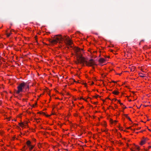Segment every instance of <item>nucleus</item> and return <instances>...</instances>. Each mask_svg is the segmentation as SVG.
I'll list each match as a JSON object with an SVG mask.
<instances>
[{"label": "nucleus", "mask_w": 151, "mask_h": 151, "mask_svg": "<svg viewBox=\"0 0 151 151\" xmlns=\"http://www.w3.org/2000/svg\"><path fill=\"white\" fill-rule=\"evenodd\" d=\"M127 146H128L129 145H128V144H127Z\"/></svg>", "instance_id": "35"}, {"label": "nucleus", "mask_w": 151, "mask_h": 151, "mask_svg": "<svg viewBox=\"0 0 151 151\" xmlns=\"http://www.w3.org/2000/svg\"><path fill=\"white\" fill-rule=\"evenodd\" d=\"M19 125L21 126L22 127L24 126H27V122L25 124H24L23 123H19Z\"/></svg>", "instance_id": "5"}, {"label": "nucleus", "mask_w": 151, "mask_h": 151, "mask_svg": "<svg viewBox=\"0 0 151 151\" xmlns=\"http://www.w3.org/2000/svg\"><path fill=\"white\" fill-rule=\"evenodd\" d=\"M99 96V95H96V96H95V97L96 98H97L98 96Z\"/></svg>", "instance_id": "15"}, {"label": "nucleus", "mask_w": 151, "mask_h": 151, "mask_svg": "<svg viewBox=\"0 0 151 151\" xmlns=\"http://www.w3.org/2000/svg\"><path fill=\"white\" fill-rule=\"evenodd\" d=\"M126 108H127V107L126 106H125L124 108V109H125Z\"/></svg>", "instance_id": "27"}, {"label": "nucleus", "mask_w": 151, "mask_h": 151, "mask_svg": "<svg viewBox=\"0 0 151 151\" xmlns=\"http://www.w3.org/2000/svg\"><path fill=\"white\" fill-rule=\"evenodd\" d=\"M94 41H96L94 39Z\"/></svg>", "instance_id": "42"}, {"label": "nucleus", "mask_w": 151, "mask_h": 151, "mask_svg": "<svg viewBox=\"0 0 151 151\" xmlns=\"http://www.w3.org/2000/svg\"><path fill=\"white\" fill-rule=\"evenodd\" d=\"M66 37V36L65 35L62 36L61 35H55L53 38H55V37H56V38H57L58 37H60V38H63L64 37Z\"/></svg>", "instance_id": "4"}, {"label": "nucleus", "mask_w": 151, "mask_h": 151, "mask_svg": "<svg viewBox=\"0 0 151 151\" xmlns=\"http://www.w3.org/2000/svg\"><path fill=\"white\" fill-rule=\"evenodd\" d=\"M31 142H30V141H28L27 142V146L29 147H30V146H31V145H30V144H31Z\"/></svg>", "instance_id": "7"}, {"label": "nucleus", "mask_w": 151, "mask_h": 151, "mask_svg": "<svg viewBox=\"0 0 151 151\" xmlns=\"http://www.w3.org/2000/svg\"><path fill=\"white\" fill-rule=\"evenodd\" d=\"M42 114H43L44 115H45V114L44 113L42 112Z\"/></svg>", "instance_id": "24"}, {"label": "nucleus", "mask_w": 151, "mask_h": 151, "mask_svg": "<svg viewBox=\"0 0 151 151\" xmlns=\"http://www.w3.org/2000/svg\"><path fill=\"white\" fill-rule=\"evenodd\" d=\"M63 38H48V40L52 44H55Z\"/></svg>", "instance_id": "3"}, {"label": "nucleus", "mask_w": 151, "mask_h": 151, "mask_svg": "<svg viewBox=\"0 0 151 151\" xmlns=\"http://www.w3.org/2000/svg\"><path fill=\"white\" fill-rule=\"evenodd\" d=\"M94 84V83L93 82H92V83L91 84Z\"/></svg>", "instance_id": "30"}, {"label": "nucleus", "mask_w": 151, "mask_h": 151, "mask_svg": "<svg viewBox=\"0 0 151 151\" xmlns=\"http://www.w3.org/2000/svg\"><path fill=\"white\" fill-rule=\"evenodd\" d=\"M26 83L24 82L20 84L17 87L18 90L16 91V93L17 94H19V93L22 92H23V89L26 86Z\"/></svg>", "instance_id": "2"}, {"label": "nucleus", "mask_w": 151, "mask_h": 151, "mask_svg": "<svg viewBox=\"0 0 151 151\" xmlns=\"http://www.w3.org/2000/svg\"><path fill=\"white\" fill-rule=\"evenodd\" d=\"M140 128H141V127H139V128H138L137 129V130H139V129H140Z\"/></svg>", "instance_id": "21"}, {"label": "nucleus", "mask_w": 151, "mask_h": 151, "mask_svg": "<svg viewBox=\"0 0 151 151\" xmlns=\"http://www.w3.org/2000/svg\"><path fill=\"white\" fill-rule=\"evenodd\" d=\"M145 142H146V139H144L143 140H142L141 141V142L140 143V145H144V144H145Z\"/></svg>", "instance_id": "6"}, {"label": "nucleus", "mask_w": 151, "mask_h": 151, "mask_svg": "<svg viewBox=\"0 0 151 151\" xmlns=\"http://www.w3.org/2000/svg\"><path fill=\"white\" fill-rule=\"evenodd\" d=\"M151 148V146H149L148 147V148H149V149H150V148Z\"/></svg>", "instance_id": "22"}, {"label": "nucleus", "mask_w": 151, "mask_h": 151, "mask_svg": "<svg viewBox=\"0 0 151 151\" xmlns=\"http://www.w3.org/2000/svg\"><path fill=\"white\" fill-rule=\"evenodd\" d=\"M121 127H120V129H121Z\"/></svg>", "instance_id": "47"}, {"label": "nucleus", "mask_w": 151, "mask_h": 151, "mask_svg": "<svg viewBox=\"0 0 151 151\" xmlns=\"http://www.w3.org/2000/svg\"><path fill=\"white\" fill-rule=\"evenodd\" d=\"M33 151H35V150H34Z\"/></svg>", "instance_id": "50"}, {"label": "nucleus", "mask_w": 151, "mask_h": 151, "mask_svg": "<svg viewBox=\"0 0 151 151\" xmlns=\"http://www.w3.org/2000/svg\"><path fill=\"white\" fill-rule=\"evenodd\" d=\"M30 147H29L30 150H32V149L33 148L34 146H32L31 145V146H30Z\"/></svg>", "instance_id": "11"}, {"label": "nucleus", "mask_w": 151, "mask_h": 151, "mask_svg": "<svg viewBox=\"0 0 151 151\" xmlns=\"http://www.w3.org/2000/svg\"><path fill=\"white\" fill-rule=\"evenodd\" d=\"M67 38H70V37H69V36H68V37H67Z\"/></svg>", "instance_id": "39"}, {"label": "nucleus", "mask_w": 151, "mask_h": 151, "mask_svg": "<svg viewBox=\"0 0 151 151\" xmlns=\"http://www.w3.org/2000/svg\"><path fill=\"white\" fill-rule=\"evenodd\" d=\"M135 125H138V124H134Z\"/></svg>", "instance_id": "33"}, {"label": "nucleus", "mask_w": 151, "mask_h": 151, "mask_svg": "<svg viewBox=\"0 0 151 151\" xmlns=\"http://www.w3.org/2000/svg\"><path fill=\"white\" fill-rule=\"evenodd\" d=\"M65 43L67 45L69 46L70 47L73 48L74 51L76 53V56L77 57V61L76 62V64H81L83 65H84L85 63L86 65L89 66H92L93 68L94 67H93V65H97L93 59H90L88 61L86 60L85 58L80 54L78 53L81 51V50H83L82 49H81L80 48L77 47H73L72 46L73 42L70 39V38H65L64 40Z\"/></svg>", "instance_id": "1"}, {"label": "nucleus", "mask_w": 151, "mask_h": 151, "mask_svg": "<svg viewBox=\"0 0 151 151\" xmlns=\"http://www.w3.org/2000/svg\"><path fill=\"white\" fill-rule=\"evenodd\" d=\"M72 80H73V81L74 82H76V81H75V79H73Z\"/></svg>", "instance_id": "17"}, {"label": "nucleus", "mask_w": 151, "mask_h": 151, "mask_svg": "<svg viewBox=\"0 0 151 151\" xmlns=\"http://www.w3.org/2000/svg\"><path fill=\"white\" fill-rule=\"evenodd\" d=\"M140 76H141V77H144V76H143L142 75H140Z\"/></svg>", "instance_id": "19"}, {"label": "nucleus", "mask_w": 151, "mask_h": 151, "mask_svg": "<svg viewBox=\"0 0 151 151\" xmlns=\"http://www.w3.org/2000/svg\"><path fill=\"white\" fill-rule=\"evenodd\" d=\"M124 115L128 119L129 121H131V120L130 119V118L128 116L127 114H124Z\"/></svg>", "instance_id": "10"}, {"label": "nucleus", "mask_w": 151, "mask_h": 151, "mask_svg": "<svg viewBox=\"0 0 151 151\" xmlns=\"http://www.w3.org/2000/svg\"><path fill=\"white\" fill-rule=\"evenodd\" d=\"M104 61H105V60L104 58H101L99 60V61L100 62L102 63H104Z\"/></svg>", "instance_id": "9"}, {"label": "nucleus", "mask_w": 151, "mask_h": 151, "mask_svg": "<svg viewBox=\"0 0 151 151\" xmlns=\"http://www.w3.org/2000/svg\"><path fill=\"white\" fill-rule=\"evenodd\" d=\"M136 148L138 150H139V147L138 146H136Z\"/></svg>", "instance_id": "13"}, {"label": "nucleus", "mask_w": 151, "mask_h": 151, "mask_svg": "<svg viewBox=\"0 0 151 151\" xmlns=\"http://www.w3.org/2000/svg\"><path fill=\"white\" fill-rule=\"evenodd\" d=\"M130 129V127H128L127 128V129Z\"/></svg>", "instance_id": "29"}, {"label": "nucleus", "mask_w": 151, "mask_h": 151, "mask_svg": "<svg viewBox=\"0 0 151 151\" xmlns=\"http://www.w3.org/2000/svg\"><path fill=\"white\" fill-rule=\"evenodd\" d=\"M145 139H146V141H147V140H148V139L147 138H145Z\"/></svg>", "instance_id": "28"}, {"label": "nucleus", "mask_w": 151, "mask_h": 151, "mask_svg": "<svg viewBox=\"0 0 151 151\" xmlns=\"http://www.w3.org/2000/svg\"><path fill=\"white\" fill-rule=\"evenodd\" d=\"M102 76L103 77H105L106 76L105 75H102Z\"/></svg>", "instance_id": "23"}, {"label": "nucleus", "mask_w": 151, "mask_h": 151, "mask_svg": "<svg viewBox=\"0 0 151 151\" xmlns=\"http://www.w3.org/2000/svg\"><path fill=\"white\" fill-rule=\"evenodd\" d=\"M114 123H115L117 122V121H114L113 122Z\"/></svg>", "instance_id": "16"}, {"label": "nucleus", "mask_w": 151, "mask_h": 151, "mask_svg": "<svg viewBox=\"0 0 151 151\" xmlns=\"http://www.w3.org/2000/svg\"><path fill=\"white\" fill-rule=\"evenodd\" d=\"M37 39V38H35V39H36V41H37V39Z\"/></svg>", "instance_id": "41"}, {"label": "nucleus", "mask_w": 151, "mask_h": 151, "mask_svg": "<svg viewBox=\"0 0 151 151\" xmlns=\"http://www.w3.org/2000/svg\"><path fill=\"white\" fill-rule=\"evenodd\" d=\"M118 102L120 103V100H118Z\"/></svg>", "instance_id": "32"}, {"label": "nucleus", "mask_w": 151, "mask_h": 151, "mask_svg": "<svg viewBox=\"0 0 151 151\" xmlns=\"http://www.w3.org/2000/svg\"><path fill=\"white\" fill-rule=\"evenodd\" d=\"M88 36H87V38H88Z\"/></svg>", "instance_id": "43"}, {"label": "nucleus", "mask_w": 151, "mask_h": 151, "mask_svg": "<svg viewBox=\"0 0 151 151\" xmlns=\"http://www.w3.org/2000/svg\"><path fill=\"white\" fill-rule=\"evenodd\" d=\"M103 101H105V100H103Z\"/></svg>", "instance_id": "45"}, {"label": "nucleus", "mask_w": 151, "mask_h": 151, "mask_svg": "<svg viewBox=\"0 0 151 151\" xmlns=\"http://www.w3.org/2000/svg\"><path fill=\"white\" fill-rule=\"evenodd\" d=\"M144 41V40H142L140 42V43H139V45H140V43L142 42H143Z\"/></svg>", "instance_id": "14"}, {"label": "nucleus", "mask_w": 151, "mask_h": 151, "mask_svg": "<svg viewBox=\"0 0 151 151\" xmlns=\"http://www.w3.org/2000/svg\"><path fill=\"white\" fill-rule=\"evenodd\" d=\"M111 120L113 121V120H112L111 119Z\"/></svg>", "instance_id": "46"}, {"label": "nucleus", "mask_w": 151, "mask_h": 151, "mask_svg": "<svg viewBox=\"0 0 151 151\" xmlns=\"http://www.w3.org/2000/svg\"><path fill=\"white\" fill-rule=\"evenodd\" d=\"M112 82H113V83H116V82H115V81H112Z\"/></svg>", "instance_id": "26"}, {"label": "nucleus", "mask_w": 151, "mask_h": 151, "mask_svg": "<svg viewBox=\"0 0 151 151\" xmlns=\"http://www.w3.org/2000/svg\"><path fill=\"white\" fill-rule=\"evenodd\" d=\"M34 106H35V105H33V107H34Z\"/></svg>", "instance_id": "40"}, {"label": "nucleus", "mask_w": 151, "mask_h": 151, "mask_svg": "<svg viewBox=\"0 0 151 151\" xmlns=\"http://www.w3.org/2000/svg\"><path fill=\"white\" fill-rule=\"evenodd\" d=\"M24 38H26V37H24ZM27 38H29V37H27Z\"/></svg>", "instance_id": "38"}, {"label": "nucleus", "mask_w": 151, "mask_h": 151, "mask_svg": "<svg viewBox=\"0 0 151 151\" xmlns=\"http://www.w3.org/2000/svg\"><path fill=\"white\" fill-rule=\"evenodd\" d=\"M148 130H149V131H150V129H148Z\"/></svg>", "instance_id": "44"}, {"label": "nucleus", "mask_w": 151, "mask_h": 151, "mask_svg": "<svg viewBox=\"0 0 151 151\" xmlns=\"http://www.w3.org/2000/svg\"><path fill=\"white\" fill-rule=\"evenodd\" d=\"M132 151H133V150H131Z\"/></svg>", "instance_id": "49"}, {"label": "nucleus", "mask_w": 151, "mask_h": 151, "mask_svg": "<svg viewBox=\"0 0 151 151\" xmlns=\"http://www.w3.org/2000/svg\"><path fill=\"white\" fill-rule=\"evenodd\" d=\"M29 88V86H27V87L26 88V90L27 88Z\"/></svg>", "instance_id": "18"}, {"label": "nucleus", "mask_w": 151, "mask_h": 151, "mask_svg": "<svg viewBox=\"0 0 151 151\" xmlns=\"http://www.w3.org/2000/svg\"><path fill=\"white\" fill-rule=\"evenodd\" d=\"M120 104L121 105H123V104L122 103H121V102H120Z\"/></svg>", "instance_id": "20"}, {"label": "nucleus", "mask_w": 151, "mask_h": 151, "mask_svg": "<svg viewBox=\"0 0 151 151\" xmlns=\"http://www.w3.org/2000/svg\"><path fill=\"white\" fill-rule=\"evenodd\" d=\"M11 34V33H7V34H6V35H7V37H9V36H10Z\"/></svg>", "instance_id": "12"}, {"label": "nucleus", "mask_w": 151, "mask_h": 151, "mask_svg": "<svg viewBox=\"0 0 151 151\" xmlns=\"http://www.w3.org/2000/svg\"><path fill=\"white\" fill-rule=\"evenodd\" d=\"M107 99H110L108 97L107 98Z\"/></svg>", "instance_id": "34"}, {"label": "nucleus", "mask_w": 151, "mask_h": 151, "mask_svg": "<svg viewBox=\"0 0 151 151\" xmlns=\"http://www.w3.org/2000/svg\"><path fill=\"white\" fill-rule=\"evenodd\" d=\"M37 37V36H35L34 37V38H36V37Z\"/></svg>", "instance_id": "31"}, {"label": "nucleus", "mask_w": 151, "mask_h": 151, "mask_svg": "<svg viewBox=\"0 0 151 151\" xmlns=\"http://www.w3.org/2000/svg\"><path fill=\"white\" fill-rule=\"evenodd\" d=\"M112 93L114 94L117 95L118 94V93H119V92L118 91H114Z\"/></svg>", "instance_id": "8"}, {"label": "nucleus", "mask_w": 151, "mask_h": 151, "mask_svg": "<svg viewBox=\"0 0 151 151\" xmlns=\"http://www.w3.org/2000/svg\"><path fill=\"white\" fill-rule=\"evenodd\" d=\"M115 99V101H116V100H117L116 99Z\"/></svg>", "instance_id": "36"}, {"label": "nucleus", "mask_w": 151, "mask_h": 151, "mask_svg": "<svg viewBox=\"0 0 151 151\" xmlns=\"http://www.w3.org/2000/svg\"><path fill=\"white\" fill-rule=\"evenodd\" d=\"M129 101H131V100H129Z\"/></svg>", "instance_id": "37"}, {"label": "nucleus", "mask_w": 151, "mask_h": 151, "mask_svg": "<svg viewBox=\"0 0 151 151\" xmlns=\"http://www.w3.org/2000/svg\"><path fill=\"white\" fill-rule=\"evenodd\" d=\"M19 96H21H21H22V94H19Z\"/></svg>", "instance_id": "25"}, {"label": "nucleus", "mask_w": 151, "mask_h": 151, "mask_svg": "<svg viewBox=\"0 0 151 151\" xmlns=\"http://www.w3.org/2000/svg\"><path fill=\"white\" fill-rule=\"evenodd\" d=\"M105 130H104V131H103V132H105Z\"/></svg>", "instance_id": "48"}]
</instances>
